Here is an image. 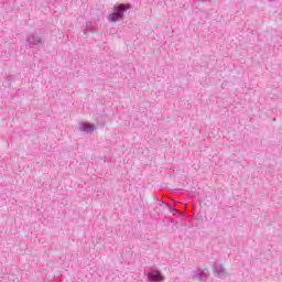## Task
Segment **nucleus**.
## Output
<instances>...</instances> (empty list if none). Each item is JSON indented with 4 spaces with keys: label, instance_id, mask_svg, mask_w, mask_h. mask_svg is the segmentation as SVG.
I'll return each instance as SVG.
<instances>
[{
    "label": "nucleus",
    "instance_id": "4",
    "mask_svg": "<svg viewBox=\"0 0 282 282\" xmlns=\"http://www.w3.org/2000/svg\"><path fill=\"white\" fill-rule=\"evenodd\" d=\"M269 1H274V0H269Z\"/></svg>",
    "mask_w": 282,
    "mask_h": 282
},
{
    "label": "nucleus",
    "instance_id": "1",
    "mask_svg": "<svg viewBox=\"0 0 282 282\" xmlns=\"http://www.w3.org/2000/svg\"><path fill=\"white\" fill-rule=\"evenodd\" d=\"M148 279H150V281H152V282H162V281H164V276H162V273H160V271H156L154 273H149Z\"/></svg>",
    "mask_w": 282,
    "mask_h": 282
},
{
    "label": "nucleus",
    "instance_id": "3",
    "mask_svg": "<svg viewBox=\"0 0 282 282\" xmlns=\"http://www.w3.org/2000/svg\"><path fill=\"white\" fill-rule=\"evenodd\" d=\"M131 6L129 4H120V6H115L113 10L120 11V12H126V10H129Z\"/></svg>",
    "mask_w": 282,
    "mask_h": 282
},
{
    "label": "nucleus",
    "instance_id": "2",
    "mask_svg": "<svg viewBox=\"0 0 282 282\" xmlns=\"http://www.w3.org/2000/svg\"><path fill=\"white\" fill-rule=\"evenodd\" d=\"M122 17H124V13L115 12L108 17V21L116 23V21H120V19H122Z\"/></svg>",
    "mask_w": 282,
    "mask_h": 282
}]
</instances>
